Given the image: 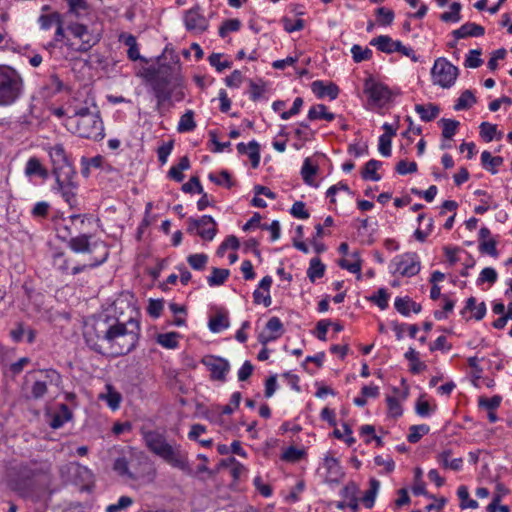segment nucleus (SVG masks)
<instances>
[{"label":"nucleus","instance_id":"1","mask_svg":"<svg viewBox=\"0 0 512 512\" xmlns=\"http://www.w3.org/2000/svg\"><path fill=\"white\" fill-rule=\"evenodd\" d=\"M138 320L130 318L126 323L110 316L88 319L84 324L83 337L94 352L110 357H119L133 351L140 338Z\"/></svg>","mask_w":512,"mask_h":512},{"label":"nucleus","instance_id":"2","mask_svg":"<svg viewBox=\"0 0 512 512\" xmlns=\"http://www.w3.org/2000/svg\"><path fill=\"white\" fill-rule=\"evenodd\" d=\"M50 471L48 461L22 462L9 469L8 484L21 496H29L48 482Z\"/></svg>","mask_w":512,"mask_h":512},{"label":"nucleus","instance_id":"3","mask_svg":"<svg viewBox=\"0 0 512 512\" xmlns=\"http://www.w3.org/2000/svg\"><path fill=\"white\" fill-rule=\"evenodd\" d=\"M62 375L54 368L27 371L21 384V395L27 401L43 400L52 387H60Z\"/></svg>","mask_w":512,"mask_h":512},{"label":"nucleus","instance_id":"4","mask_svg":"<svg viewBox=\"0 0 512 512\" xmlns=\"http://www.w3.org/2000/svg\"><path fill=\"white\" fill-rule=\"evenodd\" d=\"M143 77L156 98V110L160 111L162 106L172 98L171 85L178 80L176 67L165 64H159L157 68L149 67L145 69Z\"/></svg>","mask_w":512,"mask_h":512},{"label":"nucleus","instance_id":"5","mask_svg":"<svg viewBox=\"0 0 512 512\" xmlns=\"http://www.w3.org/2000/svg\"><path fill=\"white\" fill-rule=\"evenodd\" d=\"M91 238V235L80 234L68 240L67 246L75 253L92 254L98 252V256L91 257L89 263L74 266L71 271L72 275H77L87 268H96L108 259L109 250L105 242L98 240L91 243Z\"/></svg>","mask_w":512,"mask_h":512},{"label":"nucleus","instance_id":"6","mask_svg":"<svg viewBox=\"0 0 512 512\" xmlns=\"http://www.w3.org/2000/svg\"><path fill=\"white\" fill-rule=\"evenodd\" d=\"M25 91L20 72L9 65H0V107L16 104Z\"/></svg>","mask_w":512,"mask_h":512},{"label":"nucleus","instance_id":"7","mask_svg":"<svg viewBox=\"0 0 512 512\" xmlns=\"http://www.w3.org/2000/svg\"><path fill=\"white\" fill-rule=\"evenodd\" d=\"M67 11L63 14L67 30L70 32H88L95 14L86 0H64Z\"/></svg>","mask_w":512,"mask_h":512},{"label":"nucleus","instance_id":"8","mask_svg":"<svg viewBox=\"0 0 512 512\" xmlns=\"http://www.w3.org/2000/svg\"><path fill=\"white\" fill-rule=\"evenodd\" d=\"M66 127L81 138L99 141L104 138V124L100 112L87 114L75 122L67 124Z\"/></svg>","mask_w":512,"mask_h":512},{"label":"nucleus","instance_id":"9","mask_svg":"<svg viewBox=\"0 0 512 512\" xmlns=\"http://www.w3.org/2000/svg\"><path fill=\"white\" fill-rule=\"evenodd\" d=\"M52 174L55 180H65L67 177H76V170L62 144H55L47 148Z\"/></svg>","mask_w":512,"mask_h":512},{"label":"nucleus","instance_id":"10","mask_svg":"<svg viewBox=\"0 0 512 512\" xmlns=\"http://www.w3.org/2000/svg\"><path fill=\"white\" fill-rule=\"evenodd\" d=\"M100 41V34H56L55 42L50 46L71 52H87Z\"/></svg>","mask_w":512,"mask_h":512},{"label":"nucleus","instance_id":"11","mask_svg":"<svg viewBox=\"0 0 512 512\" xmlns=\"http://www.w3.org/2000/svg\"><path fill=\"white\" fill-rule=\"evenodd\" d=\"M458 74V68L443 57L436 59L431 69L433 84L445 89L455 84Z\"/></svg>","mask_w":512,"mask_h":512},{"label":"nucleus","instance_id":"12","mask_svg":"<svg viewBox=\"0 0 512 512\" xmlns=\"http://www.w3.org/2000/svg\"><path fill=\"white\" fill-rule=\"evenodd\" d=\"M173 468H177L187 475H192L193 470L189 464L188 454L178 444H169L158 456Z\"/></svg>","mask_w":512,"mask_h":512},{"label":"nucleus","instance_id":"13","mask_svg":"<svg viewBox=\"0 0 512 512\" xmlns=\"http://www.w3.org/2000/svg\"><path fill=\"white\" fill-rule=\"evenodd\" d=\"M67 117L65 125L86 117L87 114L98 113V107L92 98L86 97L83 101L74 98L70 101L66 108Z\"/></svg>","mask_w":512,"mask_h":512},{"label":"nucleus","instance_id":"14","mask_svg":"<svg viewBox=\"0 0 512 512\" xmlns=\"http://www.w3.org/2000/svg\"><path fill=\"white\" fill-rule=\"evenodd\" d=\"M392 265L395 266L394 273L404 277L415 276L421 268L419 256L415 252H407L394 257Z\"/></svg>","mask_w":512,"mask_h":512},{"label":"nucleus","instance_id":"15","mask_svg":"<svg viewBox=\"0 0 512 512\" xmlns=\"http://www.w3.org/2000/svg\"><path fill=\"white\" fill-rule=\"evenodd\" d=\"M216 227L215 220L209 215H204L198 219L190 217L188 219L187 231L192 233L196 230L202 239L212 241L217 233Z\"/></svg>","mask_w":512,"mask_h":512},{"label":"nucleus","instance_id":"16","mask_svg":"<svg viewBox=\"0 0 512 512\" xmlns=\"http://www.w3.org/2000/svg\"><path fill=\"white\" fill-rule=\"evenodd\" d=\"M201 363L209 370L212 380L226 381L230 371V363L227 359L215 355H205L202 357Z\"/></svg>","mask_w":512,"mask_h":512},{"label":"nucleus","instance_id":"17","mask_svg":"<svg viewBox=\"0 0 512 512\" xmlns=\"http://www.w3.org/2000/svg\"><path fill=\"white\" fill-rule=\"evenodd\" d=\"M364 93L373 104L378 106H383L391 98L389 88L382 83L376 82L371 77L365 80Z\"/></svg>","mask_w":512,"mask_h":512},{"label":"nucleus","instance_id":"18","mask_svg":"<svg viewBox=\"0 0 512 512\" xmlns=\"http://www.w3.org/2000/svg\"><path fill=\"white\" fill-rule=\"evenodd\" d=\"M43 13L40 15L38 22L40 28L43 30H49L55 28V32H65L67 30L66 22L64 17L57 11H52L49 6L42 8Z\"/></svg>","mask_w":512,"mask_h":512},{"label":"nucleus","instance_id":"19","mask_svg":"<svg viewBox=\"0 0 512 512\" xmlns=\"http://www.w3.org/2000/svg\"><path fill=\"white\" fill-rule=\"evenodd\" d=\"M141 435L146 447L157 456L170 444L167 442L165 435L156 430L141 429Z\"/></svg>","mask_w":512,"mask_h":512},{"label":"nucleus","instance_id":"20","mask_svg":"<svg viewBox=\"0 0 512 512\" xmlns=\"http://www.w3.org/2000/svg\"><path fill=\"white\" fill-rule=\"evenodd\" d=\"M183 20L187 30L205 31L209 27L208 19L201 12L199 6L186 11Z\"/></svg>","mask_w":512,"mask_h":512},{"label":"nucleus","instance_id":"21","mask_svg":"<svg viewBox=\"0 0 512 512\" xmlns=\"http://www.w3.org/2000/svg\"><path fill=\"white\" fill-rule=\"evenodd\" d=\"M323 468L326 471V480L328 482L337 483L344 475L339 460L331 455L325 456Z\"/></svg>","mask_w":512,"mask_h":512},{"label":"nucleus","instance_id":"22","mask_svg":"<svg viewBox=\"0 0 512 512\" xmlns=\"http://www.w3.org/2000/svg\"><path fill=\"white\" fill-rule=\"evenodd\" d=\"M311 90L317 98L322 99L327 96L330 100H335L340 91L339 87L335 83H325L321 80L313 81L311 84Z\"/></svg>","mask_w":512,"mask_h":512},{"label":"nucleus","instance_id":"23","mask_svg":"<svg viewBox=\"0 0 512 512\" xmlns=\"http://www.w3.org/2000/svg\"><path fill=\"white\" fill-rule=\"evenodd\" d=\"M266 330L270 332V334L262 333L259 335V342L266 346L270 341H274L279 338L283 332V324L278 317H271L266 323Z\"/></svg>","mask_w":512,"mask_h":512},{"label":"nucleus","instance_id":"24","mask_svg":"<svg viewBox=\"0 0 512 512\" xmlns=\"http://www.w3.org/2000/svg\"><path fill=\"white\" fill-rule=\"evenodd\" d=\"M77 183L75 177H67L65 180H56V189L61 193L64 200L72 206L76 202Z\"/></svg>","mask_w":512,"mask_h":512},{"label":"nucleus","instance_id":"25","mask_svg":"<svg viewBox=\"0 0 512 512\" xmlns=\"http://www.w3.org/2000/svg\"><path fill=\"white\" fill-rule=\"evenodd\" d=\"M452 450L445 449L442 452L438 453L436 456V460L438 464L444 469H450L453 471H460L463 467V458H451Z\"/></svg>","mask_w":512,"mask_h":512},{"label":"nucleus","instance_id":"26","mask_svg":"<svg viewBox=\"0 0 512 512\" xmlns=\"http://www.w3.org/2000/svg\"><path fill=\"white\" fill-rule=\"evenodd\" d=\"M237 151L240 154H248L253 168H257L260 163V145L252 140L248 144L240 142L237 144Z\"/></svg>","mask_w":512,"mask_h":512},{"label":"nucleus","instance_id":"27","mask_svg":"<svg viewBox=\"0 0 512 512\" xmlns=\"http://www.w3.org/2000/svg\"><path fill=\"white\" fill-rule=\"evenodd\" d=\"M24 173L27 177L38 176L46 180L49 177V171L45 168L37 157H30L25 165Z\"/></svg>","mask_w":512,"mask_h":512},{"label":"nucleus","instance_id":"28","mask_svg":"<svg viewBox=\"0 0 512 512\" xmlns=\"http://www.w3.org/2000/svg\"><path fill=\"white\" fill-rule=\"evenodd\" d=\"M370 44L372 46L377 47V49L380 50L381 52H384L387 54L396 52V47H399L398 40H393L392 38H390L389 36H386V35H380L376 38H373L370 41Z\"/></svg>","mask_w":512,"mask_h":512},{"label":"nucleus","instance_id":"29","mask_svg":"<svg viewBox=\"0 0 512 512\" xmlns=\"http://www.w3.org/2000/svg\"><path fill=\"white\" fill-rule=\"evenodd\" d=\"M415 111L419 115L420 119L424 122H430L434 120L440 113L439 107L433 103H429L427 105L416 104Z\"/></svg>","mask_w":512,"mask_h":512},{"label":"nucleus","instance_id":"30","mask_svg":"<svg viewBox=\"0 0 512 512\" xmlns=\"http://www.w3.org/2000/svg\"><path fill=\"white\" fill-rule=\"evenodd\" d=\"M120 41H123L125 45L128 47V58L132 61L141 60L147 62L139 53L138 45L136 42V38L132 34H120Z\"/></svg>","mask_w":512,"mask_h":512},{"label":"nucleus","instance_id":"31","mask_svg":"<svg viewBox=\"0 0 512 512\" xmlns=\"http://www.w3.org/2000/svg\"><path fill=\"white\" fill-rule=\"evenodd\" d=\"M190 168V160L187 156L180 158L177 165H173L168 171V177L176 182H182L184 179L183 171Z\"/></svg>","mask_w":512,"mask_h":512},{"label":"nucleus","instance_id":"32","mask_svg":"<svg viewBox=\"0 0 512 512\" xmlns=\"http://www.w3.org/2000/svg\"><path fill=\"white\" fill-rule=\"evenodd\" d=\"M481 163L484 169L496 174L498 167L503 164V158L501 156H492L489 151H483L481 154Z\"/></svg>","mask_w":512,"mask_h":512},{"label":"nucleus","instance_id":"33","mask_svg":"<svg viewBox=\"0 0 512 512\" xmlns=\"http://www.w3.org/2000/svg\"><path fill=\"white\" fill-rule=\"evenodd\" d=\"M307 117L311 121L324 119L330 122L335 119V114L328 112L324 104H316L309 109Z\"/></svg>","mask_w":512,"mask_h":512},{"label":"nucleus","instance_id":"34","mask_svg":"<svg viewBox=\"0 0 512 512\" xmlns=\"http://www.w3.org/2000/svg\"><path fill=\"white\" fill-rule=\"evenodd\" d=\"M381 165L382 162L379 160H369L361 171V177L364 180L379 181L381 176L377 173V170L381 167Z\"/></svg>","mask_w":512,"mask_h":512},{"label":"nucleus","instance_id":"35","mask_svg":"<svg viewBox=\"0 0 512 512\" xmlns=\"http://www.w3.org/2000/svg\"><path fill=\"white\" fill-rule=\"evenodd\" d=\"M229 319L226 313H217L209 319L208 327L211 332L219 333L229 327Z\"/></svg>","mask_w":512,"mask_h":512},{"label":"nucleus","instance_id":"36","mask_svg":"<svg viewBox=\"0 0 512 512\" xmlns=\"http://www.w3.org/2000/svg\"><path fill=\"white\" fill-rule=\"evenodd\" d=\"M325 265L321 262L320 258L314 257L310 260L309 267L307 269V277L313 283L316 279L324 276Z\"/></svg>","mask_w":512,"mask_h":512},{"label":"nucleus","instance_id":"37","mask_svg":"<svg viewBox=\"0 0 512 512\" xmlns=\"http://www.w3.org/2000/svg\"><path fill=\"white\" fill-rule=\"evenodd\" d=\"M457 496L460 500L459 507L464 509H476L478 508L479 504L476 500L471 499L469 495V490L465 485H461L457 489Z\"/></svg>","mask_w":512,"mask_h":512},{"label":"nucleus","instance_id":"38","mask_svg":"<svg viewBox=\"0 0 512 512\" xmlns=\"http://www.w3.org/2000/svg\"><path fill=\"white\" fill-rule=\"evenodd\" d=\"M317 172L318 166L316 164H313L310 158H306L301 168V176L303 178V181L307 185H313V177L317 174Z\"/></svg>","mask_w":512,"mask_h":512},{"label":"nucleus","instance_id":"39","mask_svg":"<svg viewBox=\"0 0 512 512\" xmlns=\"http://www.w3.org/2000/svg\"><path fill=\"white\" fill-rule=\"evenodd\" d=\"M230 275V271L228 269H222V268H212L211 275L208 276L207 282L209 286H220L224 284V282L228 279Z\"/></svg>","mask_w":512,"mask_h":512},{"label":"nucleus","instance_id":"40","mask_svg":"<svg viewBox=\"0 0 512 512\" xmlns=\"http://www.w3.org/2000/svg\"><path fill=\"white\" fill-rule=\"evenodd\" d=\"M466 311H474V318L476 320H481L486 314V305L484 302L476 305V299L474 297H470L467 299L466 305L461 313L464 314Z\"/></svg>","mask_w":512,"mask_h":512},{"label":"nucleus","instance_id":"41","mask_svg":"<svg viewBox=\"0 0 512 512\" xmlns=\"http://www.w3.org/2000/svg\"><path fill=\"white\" fill-rule=\"evenodd\" d=\"M63 87V81L59 76L57 74H51L44 84L43 89L46 91V96H53L62 91Z\"/></svg>","mask_w":512,"mask_h":512},{"label":"nucleus","instance_id":"42","mask_svg":"<svg viewBox=\"0 0 512 512\" xmlns=\"http://www.w3.org/2000/svg\"><path fill=\"white\" fill-rule=\"evenodd\" d=\"M196 127V123L194 121V112L192 110H187L181 117L178 122L177 131L180 133L193 131Z\"/></svg>","mask_w":512,"mask_h":512},{"label":"nucleus","instance_id":"43","mask_svg":"<svg viewBox=\"0 0 512 512\" xmlns=\"http://www.w3.org/2000/svg\"><path fill=\"white\" fill-rule=\"evenodd\" d=\"M72 418V413L67 407V405L63 404L61 406V413H56L53 415L50 426L53 429L61 428L66 422H68Z\"/></svg>","mask_w":512,"mask_h":512},{"label":"nucleus","instance_id":"44","mask_svg":"<svg viewBox=\"0 0 512 512\" xmlns=\"http://www.w3.org/2000/svg\"><path fill=\"white\" fill-rule=\"evenodd\" d=\"M476 103V97L471 90H465L460 97L456 100L454 110L461 111L470 108Z\"/></svg>","mask_w":512,"mask_h":512},{"label":"nucleus","instance_id":"45","mask_svg":"<svg viewBox=\"0 0 512 512\" xmlns=\"http://www.w3.org/2000/svg\"><path fill=\"white\" fill-rule=\"evenodd\" d=\"M178 338L177 332L162 333L157 336V343L166 349H175L179 345Z\"/></svg>","mask_w":512,"mask_h":512},{"label":"nucleus","instance_id":"46","mask_svg":"<svg viewBox=\"0 0 512 512\" xmlns=\"http://www.w3.org/2000/svg\"><path fill=\"white\" fill-rule=\"evenodd\" d=\"M354 261H349L347 259H340L338 265L342 269H346L351 273L357 274V279H361V260L358 256V253H353Z\"/></svg>","mask_w":512,"mask_h":512},{"label":"nucleus","instance_id":"47","mask_svg":"<svg viewBox=\"0 0 512 512\" xmlns=\"http://www.w3.org/2000/svg\"><path fill=\"white\" fill-rule=\"evenodd\" d=\"M429 426L425 424L421 425H413L409 429V434L407 435V440L410 443H417L419 440L426 434L429 433Z\"/></svg>","mask_w":512,"mask_h":512},{"label":"nucleus","instance_id":"48","mask_svg":"<svg viewBox=\"0 0 512 512\" xmlns=\"http://www.w3.org/2000/svg\"><path fill=\"white\" fill-rule=\"evenodd\" d=\"M380 483L376 479L370 481V488L365 492L362 502L366 508H372L375 502V497L378 492Z\"/></svg>","mask_w":512,"mask_h":512},{"label":"nucleus","instance_id":"49","mask_svg":"<svg viewBox=\"0 0 512 512\" xmlns=\"http://www.w3.org/2000/svg\"><path fill=\"white\" fill-rule=\"evenodd\" d=\"M439 124L442 126V136L446 139H451L456 134L460 123L453 119L442 118Z\"/></svg>","mask_w":512,"mask_h":512},{"label":"nucleus","instance_id":"50","mask_svg":"<svg viewBox=\"0 0 512 512\" xmlns=\"http://www.w3.org/2000/svg\"><path fill=\"white\" fill-rule=\"evenodd\" d=\"M187 262L192 269L202 271L208 262V256L204 253L191 254L187 257Z\"/></svg>","mask_w":512,"mask_h":512},{"label":"nucleus","instance_id":"51","mask_svg":"<svg viewBox=\"0 0 512 512\" xmlns=\"http://www.w3.org/2000/svg\"><path fill=\"white\" fill-rule=\"evenodd\" d=\"M461 4L453 2L450 6V11L444 12L440 15V20L443 22L456 23L460 21Z\"/></svg>","mask_w":512,"mask_h":512},{"label":"nucleus","instance_id":"52","mask_svg":"<svg viewBox=\"0 0 512 512\" xmlns=\"http://www.w3.org/2000/svg\"><path fill=\"white\" fill-rule=\"evenodd\" d=\"M352 58L356 63L369 60L372 57V50L363 48L360 45H353L351 48Z\"/></svg>","mask_w":512,"mask_h":512},{"label":"nucleus","instance_id":"53","mask_svg":"<svg viewBox=\"0 0 512 512\" xmlns=\"http://www.w3.org/2000/svg\"><path fill=\"white\" fill-rule=\"evenodd\" d=\"M228 465H231L230 473L235 480L239 479L241 475L246 471L245 467L236 461L234 457L221 461V466Z\"/></svg>","mask_w":512,"mask_h":512},{"label":"nucleus","instance_id":"54","mask_svg":"<svg viewBox=\"0 0 512 512\" xmlns=\"http://www.w3.org/2000/svg\"><path fill=\"white\" fill-rule=\"evenodd\" d=\"M239 246L238 238L234 235H230L220 244L216 253L219 257H223L227 249L237 250Z\"/></svg>","mask_w":512,"mask_h":512},{"label":"nucleus","instance_id":"55","mask_svg":"<svg viewBox=\"0 0 512 512\" xmlns=\"http://www.w3.org/2000/svg\"><path fill=\"white\" fill-rule=\"evenodd\" d=\"M357 490H358V488L354 482H349L341 490L342 497L349 500L351 502L350 506L353 508L357 507V498H356Z\"/></svg>","mask_w":512,"mask_h":512},{"label":"nucleus","instance_id":"56","mask_svg":"<svg viewBox=\"0 0 512 512\" xmlns=\"http://www.w3.org/2000/svg\"><path fill=\"white\" fill-rule=\"evenodd\" d=\"M113 468L121 476H127L132 480L137 479V476H135L133 473L129 471L128 461L124 457L117 458L114 462Z\"/></svg>","mask_w":512,"mask_h":512},{"label":"nucleus","instance_id":"57","mask_svg":"<svg viewBox=\"0 0 512 512\" xmlns=\"http://www.w3.org/2000/svg\"><path fill=\"white\" fill-rule=\"evenodd\" d=\"M369 300L381 310H385L388 307L389 294L385 288H379L377 293L371 296Z\"/></svg>","mask_w":512,"mask_h":512},{"label":"nucleus","instance_id":"58","mask_svg":"<svg viewBox=\"0 0 512 512\" xmlns=\"http://www.w3.org/2000/svg\"><path fill=\"white\" fill-rule=\"evenodd\" d=\"M497 126L489 122H482L480 125V135L486 141L490 142L496 137Z\"/></svg>","mask_w":512,"mask_h":512},{"label":"nucleus","instance_id":"59","mask_svg":"<svg viewBox=\"0 0 512 512\" xmlns=\"http://www.w3.org/2000/svg\"><path fill=\"white\" fill-rule=\"evenodd\" d=\"M502 398L499 395H495L491 398L480 397L478 400V405L481 408H485L488 411H492L497 409L501 404Z\"/></svg>","mask_w":512,"mask_h":512},{"label":"nucleus","instance_id":"60","mask_svg":"<svg viewBox=\"0 0 512 512\" xmlns=\"http://www.w3.org/2000/svg\"><path fill=\"white\" fill-rule=\"evenodd\" d=\"M388 414L393 418H398L402 415L403 409L396 397L388 396L387 399Z\"/></svg>","mask_w":512,"mask_h":512},{"label":"nucleus","instance_id":"61","mask_svg":"<svg viewBox=\"0 0 512 512\" xmlns=\"http://www.w3.org/2000/svg\"><path fill=\"white\" fill-rule=\"evenodd\" d=\"M394 19V13L392 10L385 7L377 9L376 21L383 27L389 25Z\"/></svg>","mask_w":512,"mask_h":512},{"label":"nucleus","instance_id":"62","mask_svg":"<svg viewBox=\"0 0 512 512\" xmlns=\"http://www.w3.org/2000/svg\"><path fill=\"white\" fill-rule=\"evenodd\" d=\"M394 307L401 315L408 317L411 312L410 297H397L394 302Z\"/></svg>","mask_w":512,"mask_h":512},{"label":"nucleus","instance_id":"63","mask_svg":"<svg viewBox=\"0 0 512 512\" xmlns=\"http://www.w3.org/2000/svg\"><path fill=\"white\" fill-rule=\"evenodd\" d=\"M481 51L474 49L470 50L469 54L467 55L465 59V67L467 68H478L482 65L483 60L481 59Z\"/></svg>","mask_w":512,"mask_h":512},{"label":"nucleus","instance_id":"64","mask_svg":"<svg viewBox=\"0 0 512 512\" xmlns=\"http://www.w3.org/2000/svg\"><path fill=\"white\" fill-rule=\"evenodd\" d=\"M133 504V499L129 496H121L118 499V502L115 504H110L106 508V512H119L123 509L128 508Z\"/></svg>","mask_w":512,"mask_h":512}]
</instances>
